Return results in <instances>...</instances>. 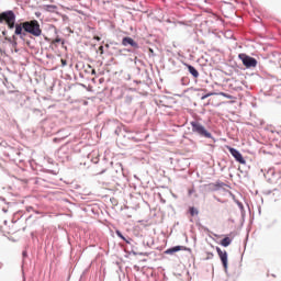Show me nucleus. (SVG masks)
<instances>
[{"instance_id": "obj_3", "label": "nucleus", "mask_w": 281, "mask_h": 281, "mask_svg": "<svg viewBox=\"0 0 281 281\" xmlns=\"http://www.w3.org/2000/svg\"><path fill=\"white\" fill-rule=\"evenodd\" d=\"M192 133H196L200 137H205L206 139H212V133L205 130V126L198 121L191 122Z\"/></svg>"}, {"instance_id": "obj_24", "label": "nucleus", "mask_w": 281, "mask_h": 281, "mask_svg": "<svg viewBox=\"0 0 281 281\" xmlns=\"http://www.w3.org/2000/svg\"><path fill=\"white\" fill-rule=\"evenodd\" d=\"M92 82H95V79H92Z\"/></svg>"}, {"instance_id": "obj_13", "label": "nucleus", "mask_w": 281, "mask_h": 281, "mask_svg": "<svg viewBox=\"0 0 281 281\" xmlns=\"http://www.w3.org/2000/svg\"><path fill=\"white\" fill-rule=\"evenodd\" d=\"M189 212H190L191 216H196V214H199V211L194 207H190Z\"/></svg>"}, {"instance_id": "obj_21", "label": "nucleus", "mask_w": 281, "mask_h": 281, "mask_svg": "<svg viewBox=\"0 0 281 281\" xmlns=\"http://www.w3.org/2000/svg\"><path fill=\"white\" fill-rule=\"evenodd\" d=\"M12 40H14V37H10V38H9V41H12Z\"/></svg>"}, {"instance_id": "obj_19", "label": "nucleus", "mask_w": 281, "mask_h": 281, "mask_svg": "<svg viewBox=\"0 0 281 281\" xmlns=\"http://www.w3.org/2000/svg\"><path fill=\"white\" fill-rule=\"evenodd\" d=\"M91 75H92V76H95V69H92V70H91Z\"/></svg>"}, {"instance_id": "obj_11", "label": "nucleus", "mask_w": 281, "mask_h": 281, "mask_svg": "<svg viewBox=\"0 0 281 281\" xmlns=\"http://www.w3.org/2000/svg\"><path fill=\"white\" fill-rule=\"evenodd\" d=\"M56 5L54 4H47L44 7V9L46 10V12H54V10H56Z\"/></svg>"}, {"instance_id": "obj_2", "label": "nucleus", "mask_w": 281, "mask_h": 281, "mask_svg": "<svg viewBox=\"0 0 281 281\" xmlns=\"http://www.w3.org/2000/svg\"><path fill=\"white\" fill-rule=\"evenodd\" d=\"M0 23H5L9 30L16 29V15L14 11H4L0 13Z\"/></svg>"}, {"instance_id": "obj_1", "label": "nucleus", "mask_w": 281, "mask_h": 281, "mask_svg": "<svg viewBox=\"0 0 281 281\" xmlns=\"http://www.w3.org/2000/svg\"><path fill=\"white\" fill-rule=\"evenodd\" d=\"M14 34L21 36V34H31V36H41L43 30L41 29V23L37 20H30L15 24Z\"/></svg>"}, {"instance_id": "obj_7", "label": "nucleus", "mask_w": 281, "mask_h": 281, "mask_svg": "<svg viewBox=\"0 0 281 281\" xmlns=\"http://www.w3.org/2000/svg\"><path fill=\"white\" fill-rule=\"evenodd\" d=\"M177 251H188V248L186 246H175L172 248L167 249L165 254L172 256V254H177Z\"/></svg>"}, {"instance_id": "obj_17", "label": "nucleus", "mask_w": 281, "mask_h": 281, "mask_svg": "<svg viewBox=\"0 0 281 281\" xmlns=\"http://www.w3.org/2000/svg\"><path fill=\"white\" fill-rule=\"evenodd\" d=\"M61 67H67V59H61Z\"/></svg>"}, {"instance_id": "obj_23", "label": "nucleus", "mask_w": 281, "mask_h": 281, "mask_svg": "<svg viewBox=\"0 0 281 281\" xmlns=\"http://www.w3.org/2000/svg\"><path fill=\"white\" fill-rule=\"evenodd\" d=\"M46 38V41H49V38L48 37H45Z\"/></svg>"}, {"instance_id": "obj_9", "label": "nucleus", "mask_w": 281, "mask_h": 281, "mask_svg": "<svg viewBox=\"0 0 281 281\" xmlns=\"http://www.w3.org/2000/svg\"><path fill=\"white\" fill-rule=\"evenodd\" d=\"M184 67H187V69L189 70V74H191L193 78H199V70H196V68H194L192 65H189V64H184Z\"/></svg>"}, {"instance_id": "obj_4", "label": "nucleus", "mask_w": 281, "mask_h": 281, "mask_svg": "<svg viewBox=\"0 0 281 281\" xmlns=\"http://www.w3.org/2000/svg\"><path fill=\"white\" fill-rule=\"evenodd\" d=\"M238 58L241 60L245 67H256V65H258L256 58L249 57L247 54H239Z\"/></svg>"}, {"instance_id": "obj_8", "label": "nucleus", "mask_w": 281, "mask_h": 281, "mask_svg": "<svg viewBox=\"0 0 281 281\" xmlns=\"http://www.w3.org/2000/svg\"><path fill=\"white\" fill-rule=\"evenodd\" d=\"M122 43L125 47L128 45H131V47H134V49H137L139 47L137 43L134 42V40L131 37H124Z\"/></svg>"}, {"instance_id": "obj_22", "label": "nucleus", "mask_w": 281, "mask_h": 281, "mask_svg": "<svg viewBox=\"0 0 281 281\" xmlns=\"http://www.w3.org/2000/svg\"><path fill=\"white\" fill-rule=\"evenodd\" d=\"M94 38H97V41H100V37H98V36H97V37H94Z\"/></svg>"}, {"instance_id": "obj_12", "label": "nucleus", "mask_w": 281, "mask_h": 281, "mask_svg": "<svg viewBox=\"0 0 281 281\" xmlns=\"http://www.w3.org/2000/svg\"><path fill=\"white\" fill-rule=\"evenodd\" d=\"M211 95H216V93H214V92H209V93L202 95V97H201V100H207V98H210Z\"/></svg>"}, {"instance_id": "obj_6", "label": "nucleus", "mask_w": 281, "mask_h": 281, "mask_svg": "<svg viewBox=\"0 0 281 281\" xmlns=\"http://www.w3.org/2000/svg\"><path fill=\"white\" fill-rule=\"evenodd\" d=\"M216 251L225 271H227V250H222L220 247H216Z\"/></svg>"}, {"instance_id": "obj_18", "label": "nucleus", "mask_w": 281, "mask_h": 281, "mask_svg": "<svg viewBox=\"0 0 281 281\" xmlns=\"http://www.w3.org/2000/svg\"><path fill=\"white\" fill-rule=\"evenodd\" d=\"M99 52H100V54H104V46H100Z\"/></svg>"}, {"instance_id": "obj_5", "label": "nucleus", "mask_w": 281, "mask_h": 281, "mask_svg": "<svg viewBox=\"0 0 281 281\" xmlns=\"http://www.w3.org/2000/svg\"><path fill=\"white\" fill-rule=\"evenodd\" d=\"M227 150L236 159V161H238V164H243V165L247 164V161L243 157V154H240V151H238L236 148L227 146Z\"/></svg>"}, {"instance_id": "obj_15", "label": "nucleus", "mask_w": 281, "mask_h": 281, "mask_svg": "<svg viewBox=\"0 0 281 281\" xmlns=\"http://www.w3.org/2000/svg\"><path fill=\"white\" fill-rule=\"evenodd\" d=\"M56 43H63V40H60V38H58V37L55 38V40H53V44L56 45Z\"/></svg>"}, {"instance_id": "obj_16", "label": "nucleus", "mask_w": 281, "mask_h": 281, "mask_svg": "<svg viewBox=\"0 0 281 281\" xmlns=\"http://www.w3.org/2000/svg\"><path fill=\"white\" fill-rule=\"evenodd\" d=\"M220 95H223V98H232L229 94L225 93V92H221Z\"/></svg>"}, {"instance_id": "obj_20", "label": "nucleus", "mask_w": 281, "mask_h": 281, "mask_svg": "<svg viewBox=\"0 0 281 281\" xmlns=\"http://www.w3.org/2000/svg\"><path fill=\"white\" fill-rule=\"evenodd\" d=\"M99 82H100V83L104 82V78H101V79L99 80Z\"/></svg>"}, {"instance_id": "obj_10", "label": "nucleus", "mask_w": 281, "mask_h": 281, "mask_svg": "<svg viewBox=\"0 0 281 281\" xmlns=\"http://www.w3.org/2000/svg\"><path fill=\"white\" fill-rule=\"evenodd\" d=\"M220 245H222V247H229L232 245V238L225 237L220 241Z\"/></svg>"}, {"instance_id": "obj_14", "label": "nucleus", "mask_w": 281, "mask_h": 281, "mask_svg": "<svg viewBox=\"0 0 281 281\" xmlns=\"http://www.w3.org/2000/svg\"><path fill=\"white\" fill-rule=\"evenodd\" d=\"M212 258H214V254L213 252H206V260H212Z\"/></svg>"}]
</instances>
